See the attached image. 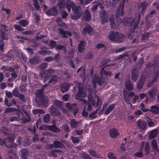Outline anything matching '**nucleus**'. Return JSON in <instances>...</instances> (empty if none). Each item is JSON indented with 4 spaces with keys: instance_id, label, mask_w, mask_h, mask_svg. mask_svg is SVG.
<instances>
[{
    "instance_id": "f257e3e1",
    "label": "nucleus",
    "mask_w": 159,
    "mask_h": 159,
    "mask_svg": "<svg viewBox=\"0 0 159 159\" xmlns=\"http://www.w3.org/2000/svg\"><path fill=\"white\" fill-rule=\"evenodd\" d=\"M124 4H123L121 6H120L117 8L116 13V22L118 24L123 23L124 25H128L131 27L134 23V19L128 17H126L122 19L120 16H122L124 14Z\"/></svg>"
},
{
    "instance_id": "f03ea898",
    "label": "nucleus",
    "mask_w": 159,
    "mask_h": 159,
    "mask_svg": "<svg viewBox=\"0 0 159 159\" xmlns=\"http://www.w3.org/2000/svg\"><path fill=\"white\" fill-rule=\"evenodd\" d=\"M43 89L37 90L36 93L37 98L35 101L38 105L46 107L48 106V101L43 93Z\"/></svg>"
},
{
    "instance_id": "7ed1b4c3",
    "label": "nucleus",
    "mask_w": 159,
    "mask_h": 159,
    "mask_svg": "<svg viewBox=\"0 0 159 159\" xmlns=\"http://www.w3.org/2000/svg\"><path fill=\"white\" fill-rule=\"evenodd\" d=\"M124 38V35L118 32H112L108 35V38L114 43H120L122 42Z\"/></svg>"
},
{
    "instance_id": "20e7f679",
    "label": "nucleus",
    "mask_w": 159,
    "mask_h": 159,
    "mask_svg": "<svg viewBox=\"0 0 159 159\" xmlns=\"http://www.w3.org/2000/svg\"><path fill=\"white\" fill-rule=\"evenodd\" d=\"M53 72L52 69H48L44 72L42 71L39 74L41 80H42L43 78V83H45L46 81L49 79V77L52 76Z\"/></svg>"
},
{
    "instance_id": "39448f33",
    "label": "nucleus",
    "mask_w": 159,
    "mask_h": 159,
    "mask_svg": "<svg viewBox=\"0 0 159 159\" xmlns=\"http://www.w3.org/2000/svg\"><path fill=\"white\" fill-rule=\"evenodd\" d=\"M81 8L80 6H78L74 8H72V11L74 14L72 16V19L76 20L80 18L81 16L82 13L81 12Z\"/></svg>"
},
{
    "instance_id": "423d86ee",
    "label": "nucleus",
    "mask_w": 159,
    "mask_h": 159,
    "mask_svg": "<svg viewBox=\"0 0 159 159\" xmlns=\"http://www.w3.org/2000/svg\"><path fill=\"white\" fill-rule=\"evenodd\" d=\"M15 139V136L14 135H12L5 139V146L7 147L12 148Z\"/></svg>"
},
{
    "instance_id": "0eeeda50",
    "label": "nucleus",
    "mask_w": 159,
    "mask_h": 159,
    "mask_svg": "<svg viewBox=\"0 0 159 159\" xmlns=\"http://www.w3.org/2000/svg\"><path fill=\"white\" fill-rule=\"evenodd\" d=\"M46 14L49 16H57L58 11L56 6H53L48 9L45 12Z\"/></svg>"
},
{
    "instance_id": "6e6552de",
    "label": "nucleus",
    "mask_w": 159,
    "mask_h": 159,
    "mask_svg": "<svg viewBox=\"0 0 159 159\" xmlns=\"http://www.w3.org/2000/svg\"><path fill=\"white\" fill-rule=\"evenodd\" d=\"M50 112L53 116H58L61 115V112L54 105H52L50 108Z\"/></svg>"
},
{
    "instance_id": "1a4fd4ad",
    "label": "nucleus",
    "mask_w": 159,
    "mask_h": 159,
    "mask_svg": "<svg viewBox=\"0 0 159 159\" xmlns=\"http://www.w3.org/2000/svg\"><path fill=\"white\" fill-rule=\"evenodd\" d=\"M148 6V3L145 1H143V2L138 4V8L140 9L141 8L140 12L141 13H143L145 11L146 8Z\"/></svg>"
},
{
    "instance_id": "9d476101",
    "label": "nucleus",
    "mask_w": 159,
    "mask_h": 159,
    "mask_svg": "<svg viewBox=\"0 0 159 159\" xmlns=\"http://www.w3.org/2000/svg\"><path fill=\"white\" fill-rule=\"evenodd\" d=\"M86 94L85 92H84L83 89L81 87H79V91L76 95L77 99L80 100H81V99L80 98H84L86 97Z\"/></svg>"
},
{
    "instance_id": "9b49d317",
    "label": "nucleus",
    "mask_w": 159,
    "mask_h": 159,
    "mask_svg": "<svg viewBox=\"0 0 159 159\" xmlns=\"http://www.w3.org/2000/svg\"><path fill=\"white\" fill-rule=\"evenodd\" d=\"M139 71L138 68H134L132 70L131 75V79L134 81H135L138 77Z\"/></svg>"
},
{
    "instance_id": "f8f14e48",
    "label": "nucleus",
    "mask_w": 159,
    "mask_h": 159,
    "mask_svg": "<svg viewBox=\"0 0 159 159\" xmlns=\"http://www.w3.org/2000/svg\"><path fill=\"white\" fill-rule=\"evenodd\" d=\"M93 29L90 25H88L86 26L82 30V33L84 35L88 34L90 35L93 32Z\"/></svg>"
},
{
    "instance_id": "ddd939ff",
    "label": "nucleus",
    "mask_w": 159,
    "mask_h": 159,
    "mask_svg": "<svg viewBox=\"0 0 159 159\" xmlns=\"http://www.w3.org/2000/svg\"><path fill=\"white\" fill-rule=\"evenodd\" d=\"M83 17L86 21H89L91 20L92 18L91 14L88 9H86L84 11Z\"/></svg>"
},
{
    "instance_id": "4468645a",
    "label": "nucleus",
    "mask_w": 159,
    "mask_h": 159,
    "mask_svg": "<svg viewBox=\"0 0 159 159\" xmlns=\"http://www.w3.org/2000/svg\"><path fill=\"white\" fill-rule=\"evenodd\" d=\"M66 6L67 11L69 12H70L71 8H72H72H74L75 7V4L73 1L70 0H67L66 1Z\"/></svg>"
},
{
    "instance_id": "2eb2a0df",
    "label": "nucleus",
    "mask_w": 159,
    "mask_h": 159,
    "mask_svg": "<svg viewBox=\"0 0 159 159\" xmlns=\"http://www.w3.org/2000/svg\"><path fill=\"white\" fill-rule=\"evenodd\" d=\"M81 122L77 121L75 119H73L71 120L70 122V125L71 128H76L80 125Z\"/></svg>"
},
{
    "instance_id": "dca6fc26",
    "label": "nucleus",
    "mask_w": 159,
    "mask_h": 159,
    "mask_svg": "<svg viewBox=\"0 0 159 159\" xmlns=\"http://www.w3.org/2000/svg\"><path fill=\"white\" fill-rule=\"evenodd\" d=\"M135 17L137 18L138 21L137 23H134V24L133 27L130 29V31L132 33L134 32L135 29L138 27V24L140 19V15L139 14H136Z\"/></svg>"
},
{
    "instance_id": "f3484780",
    "label": "nucleus",
    "mask_w": 159,
    "mask_h": 159,
    "mask_svg": "<svg viewBox=\"0 0 159 159\" xmlns=\"http://www.w3.org/2000/svg\"><path fill=\"white\" fill-rule=\"evenodd\" d=\"M125 85L126 90L129 91H131L133 90V84L129 80H128L125 82Z\"/></svg>"
},
{
    "instance_id": "a211bd4d",
    "label": "nucleus",
    "mask_w": 159,
    "mask_h": 159,
    "mask_svg": "<svg viewBox=\"0 0 159 159\" xmlns=\"http://www.w3.org/2000/svg\"><path fill=\"white\" fill-rule=\"evenodd\" d=\"M46 127L48 130L54 133H56L60 131V129L57 128L55 125H46Z\"/></svg>"
},
{
    "instance_id": "6ab92c4d",
    "label": "nucleus",
    "mask_w": 159,
    "mask_h": 159,
    "mask_svg": "<svg viewBox=\"0 0 159 159\" xmlns=\"http://www.w3.org/2000/svg\"><path fill=\"white\" fill-rule=\"evenodd\" d=\"M109 133L110 136L113 138H116L119 135L118 131L115 128H112L110 129Z\"/></svg>"
},
{
    "instance_id": "aec40b11",
    "label": "nucleus",
    "mask_w": 159,
    "mask_h": 159,
    "mask_svg": "<svg viewBox=\"0 0 159 159\" xmlns=\"http://www.w3.org/2000/svg\"><path fill=\"white\" fill-rule=\"evenodd\" d=\"M151 109L149 110V111L155 115L159 114V107L156 105H154L151 107Z\"/></svg>"
},
{
    "instance_id": "412c9836",
    "label": "nucleus",
    "mask_w": 159,
    "mask_h": 159,
    "mask_svg": "<svg viewBox=\"0 0 159 159\" xmlns=\"http://www.w3.org/2000/svg\"><path fill=\"white\" fill-rule=\"evenodd\" d=\"M54 145V148L56 149L58 148H64L65 146L64 144L61 142L57 140H55L53 142Z\"/></svg>"
},
{
    "instance_id": "4be33fe9",
    "label": "nucleus",
    "mask_w": 159,
    "mask_h": 159,
    "mask_svg": "<svg viewBox=\"0 0 159 159\" xmlns=\"http://www.w3.org/2000/svg\"><path fill=\"white\" fill-rule=\"evenodd\" d=\"M145 81V78L144 77L143 78L141 77L137 83V89H142Z\"/></svg>"
},
{
    "instance_id": "5701e85b",
    "label": "nucleus",
    "mask_w": 159,
    "mask_h": 159,
    "mask_svg": "<svg viewBox=\"0 0 159 159\" xmlns=\"http://www.w3.org/2000/svg\"><path fill=\"white\" fill-rule=\"evenodd\" d=\"M104 80L100 77H96L95 78L93 81V84L95 85V83H97L99 85H102L103 84L104 82Z\"/></svg>"
},
{
    "instance_id": "b1692460",
    "label": "nucleus",
    "mask_w": 159,
    "mask_h": 159,
    "mask_svg": "<svg viewBox=\"0 0 159 159\" xmlns=\"http://www.w3.org/2000/svg\"><path fill=\"white\" fill-rule=\"evenodd\" d=\"M21 156L23 159H27L29 156V151L27 149H22L21 151Z\"/></svg>"
},
{
    "instance_id": "393cba45",
    "label": "nucleus",
    "mask_w": 159,
    "mask_h": 159,
    "mask_svg": "<svg viewBox=\"0 0 159 159\" xmlns=\"http://www.w3.org/2000/svg\"><path fill=\"white\" fill-rule=\"evenodd\" d=\"M59 32L61 35H62V38H66L67 36L66 35H68L70 36L71 35V32L69 31H65L63 30L62 28L59 29Z\"/></svg>"
},
{
    "instance_id": "a878e982",
    "label": "nucleus",
    "mask_w": 159,
    "mask_h": 159,
    "mask_svg": "<svg viewBox=\"0 0 159 159\" xmlns=\"http://www.w3.org/2000/svg\"><path fill=\"white\" fill-rule=\"evenodd\" d=\"M101 22L102 24L107 23V17L105 11H103L101 13Z\"/></svg>"
},
{
    "instance_id": "bb28decb",
    "label": "nucleus",
    "mask_w": 159,
    "mask_h": 159,
    "mask_svg": "<svg viewBox=\"0 0 159 159\" xmlns=\"http://www.w3.org/2000/svg\"><path fill=\"white\" fill-rule=\"evenodd\" d=\"M137 125L142 130L145 129L146 127V123L145 122L139 120H137Z\"/></svg>"
},
{
    "instance_id": "cd10ccee",
    "label": "nucleus",
    "mask_w": 159,
    "mask_h": 159,
    "mask_svg": "<svg viewBox=\"0 0 159 159\" xmlns=\"http://www.w3.org/2000/svg\"><path fill=\"white\" fill-rule=\"evenodd\" d=\"M115 105V103H112L109 105L105 112V114L108 115L114 109Z\"/></svg>"
},
{
    "instance_id": "c85d7f7f",
    "label": "nucleus",
    "mask_w": 159,
    "mask_h": 159,
    "mask_svg": "<svg viewBox=\"0 0 159 159\" xmlns=\"http://www.w3.org/2000/svg\"><path fill=\"white\" fill-rule=\"evenodd\" d=\"M69 85L67 83H64L61 85V89L62 93L67 91L69 88Z\"/></svg>"
},
{
    "instance_id": "c756f323",
    "label": "nucleus",
    "mask_w": 159,
    "mask_h": 159,
    "mask_svg": "<svg viewBox=\"0 0 159 159\" xmlns=\"http://www.w3.org/2000/svg\"><path fill=\"white\" fill-rule=\"evenodd\" d=\"M21 113L20 112H18L17 113V116L14 117L10 116L9 117V120L11 122H13L14 121H18L20 119Z\"/></svg>"
},
{
    "instance_id": "7c9ffc66",
    "label": "nucleus",
    "mask_w": 159,
    "mask_h": 159,
    "mask_svg": "<svg viewBox=\"0 0 159 159\" xmlns=\"http://www.w3.org/2000/svg\"><path fill=\"white\" fill-rule=\"evenodd\" d=\"M58 80V77L57 75H53L51 76L50 79L48 81V84H50L52 83H55L57 82Z\"/></svg>"
},
{
    "instance_id": "2f4dec72",
    "label": "nucleus",
    "mask_w": 159,
    "mask_h": 159,
    "mask_svg": "<svg viewBox=\"0 0 159 159\" xmlns=\"http://www.w3.org/2000/svg\"><path fill=\"white\" fill-rule=\"evenodd\" d=\"M84 42L83 40H82L80 41L78 46V50L79 52H82L84 51Z\"/></svg>"
},
{
    "instance_id": "473e14b6",
    "label": "nucleus",
    "mask_w": 159,
    "mask_h": 159,
    "mask_svg": "<svg viewBox=\"0 0 159 159\" xmlns=\"http://www.w3.org/2000/svg\"><path fill=\"white\" fill-rule=\"evenodd\" d=\"M157 91V89L155 87H153L152 89L149 91V95L151 97L153 98L155 96Z\"/></svg>"
},
{
    "instance_id": "72a5a7b5",
    "label": "nucleus",
    "mask_w": 159,
    "mask_h": 159,
    "mask_svg": "<svg viewBox=\"0 0 159 159\" xmlns=\"http://www.w3.org/2000/svg\"><path fill=\"white\" fill-rule=\"evenodd\" d=\"M105 67L104 66L103 67L100 71V74L102 76H103V75H108L109 76H111L112 75V74L111 72H109V71H105L104 70V68Z\"/></svg>"
},
{
    "instance_id": "f704fd0d",
    "label": "nucleus",
    "mask_w": 159,
    "mask_h": 159,
    "mask_svg": "<svg viewBox=\"0 0 159 159\" xmlns=\"http://www.w3.org/2000/svg\"><path fill=\"white\" fill-rule=\"evenodd\" d=\"M18 23L20 26L23 27H26L29 24V21L25 19L20 20L18 21Z\"/></svg>"
},
{
    "instance_id": "c9c22d12",
    "label": "nucleus",
    "mask_w": 159,
    "mask_h": 159,
    "mask_svg": "<svg viewBox=\"0 0 159 159\" xmlns=\"http://www.w3.org/2000/svg\"><path fill=\"white\" fill-rule=\"evenodd\" d=\"M158 132V129H155L151 131L149 135V138L152 139L155 137L157 135Z\"/></svg>"
},
{
    "instance_id": "e433bc0d",
    "label": "nucleus",
    "mask_w": 159,
    "mask_h": 159,
    "mask_svg": "<svg viewBox=\"0 0 159 159\" xmlns=\"http://www.w3.org/2000/svg\"><path fill=\"white\" fill-rule=\"evenodd\" d=\"M58 152H62L60 150L57 149H55L53 150H51L50 151V153L49 154V156H52L54 157H57V155L56 154H55V153H57Z\"/></svg>"
},
{
    "instance_id": "4c0bfd02",
    "label": "nucleus",
    "mask_w": 159,
    "mask_h": 159,
    "mask_svg": "<svg viewBox=\"0 0 159 159\" xmlns=\"http://www.w3.org/2000/svg\"><path fill=\"white\" fill-rule=\"evenodd\" d=\"M111 26L112 28H115L116 26L115 24V17L114 15H111L109 18Z\"/></svg>"
},
{
    "instance_id": "58836bf2",
    "label": "nucleus",
    "mask_w": 159,
    "mask_h": 159,
    "mask_svg": "<svg viewBox=\"0 0 159 159\" xmlns=\"http://www.w3.org/2000/svg\"><path fill=\"white\" fill-rule=\"evenodd\" d=\"M39 58L37 57H34L29 59V62L31 64H35L39 62Z\"/></svg>"
},
{
    "instance_id": "ea45409f",
    "label": "nucleus",
    "mask_w": 159,
    "mask_h": 159,
    "mask_svg": "<svg viewBox=\"0 0 159 159\" xmlns=\"http://www.w3.org/2000/svg\"><path fill=\"white\" fill-rule=\"evenodd\" d=\"M151 33L150 32H147L144 33L142 35L141 39L142 41L145 40H147L148 39L149 36L150 35Z\"/></svg>"
},
{
    "instance_id": "a19ab883",
    "label": "nucleus",
    "mask_w": 159,
    "mask_h": 159,
    "mask_svg": "<svg viewBox=\"0 0 159 159\" xmlns=\"http://www.w3.org/2000/svg\"><path fill=\"white\" fill-rule=\"evenodd\" d=\"M50 116L48 114H45L43 118V121L45 123H48L50 120Z\"/></svg>"
},
{
    "instance_id": "79ce46f5",
    "label": "nucleus",
    "mask_w": 159,
    "mask_h": 159,
    "mask_svg": "<svg viewBox=\"0 0 159 159\" xmlns=\"http://www.w3.org/2000/svg\"><path fill=\"white\" fill-rule=\"evenodd\" d=\"M80 155L83 159H91L89 155L83 151H82L80 153Z\"/></svg>"
},
{
    "instance_id": "37998d69",
    "label": "nucleus",
    "mask_w": 159,
    "mask_h": 159,
    "mask_svg": "<svg viewBox=\"0 0 159 159\" xmlns=\"http://www.w3.org/2000/svg\"><path fill=\"white\" fill-rule=\"evenodd\" d=\"M159 76V70H156L155 75L153 77L152 79V82H155L157 80Z\"/></svg>"
},
{
    "instance_id": "c03bdc74",
    "label": "nucleus",
    "mask_w": 159,
    "mask_h": 159,
    "mask_svg": "<svg viewBox=\"0 0 159 159\" xmlns=\"http://www.w3.org/2000/svg\"><path fill=\"white\" fill-rule=\"evenodd\" d=\"M144 151L146 154H148L150 152V145L148 142H146L145 144V147L144 148Z\"/></svg>"
},
{
    "instance_id": "a18cd8bd",
    "label": "nucleus",
    "mask_w": 159,
    "mask_h": 159,
    "mask_svg": "<svg viewBox=\"0 0 159 159\" xmlns=\"http://www.w3.org/2000/svg\"><path fill=\"white\" fill-rule=\"evenodd\" d=\"M2 30H0V36L1 39V40H2L3 41V40L7 39L6 37L7 36V33H5L3 31H1Z\"/></svg>"
},
{
    "instance_id": "49530a36",
    "label": "nucleus",
    "mask_w": 159,
    "mask_h": 159,
    "mask_svg": "<svg viewBox=\"0 0 159 159\" xmlns=\"http://www.w3.org/2000/svg\"><path fill=\"white\" fill-rule=\"evenodd\" d=\"M58 5L60 9H63L65 8L66 5L65 3V0L59 1Z\"/></svg>"
},
{
    "instance_id": "de8ad7c7",
    "label": "nucleus",
    "mask_w": 159,
    "mask_h": 159,
    "mask_svg": "<svg viewBox=\"0 0 159 159\" xmlns=\"http://www.w3.org/2000/svg\"><path fill=\"white\" fill-rule=\"evenodd\" d=\"M26 116H23L22 118V121L25 123L30 121V118L27 113L26 114Z\"/></svg>"
},
{
    "instance_id": "09e8293b",
    "label": "nucleus",
    "mask_w": 159,
    "mask_h": 159,
    "mask_svg": "<svg viewBox=\"0 0 159 159\" xmlns=\"http://www.w3.org/2000/svg\"><path fill=\"white\" fill-rule=\"evenodd\" d=\"M144 105L143 103H141L139 106V108L144 112L149 111V109L144 108Z\"/></svg>"
},
{
    "instance_id": "8fccbe9b",
    "label": "nucleus",
    "mask_w": 159,
    "mask_h": 159,
    "mask_svg": "<svg viewBox=\"0 0 159 159\" xmlns=\"http://www.w3.org/2000/svg\"><path fill=\"white\" fill-rule=\"evenodd\" d=\"M107 157L109 159H118L114 154L111 152L107 154Z\"/></svg>"
},
{
    "instance_id": "3c124183",
    "label": "nucleus",
    "mask_w": 159,
    "mask_h": 159,
    "mask_svg": "<svg viewBox=\"0 0 159 159\" xmlns=\"http://www.w3.org/2000/svg\"><path fill=\"white\" fill-rule=\"evenodd\" d=\"M53 102L54 105L57 107H60L62 105V102L61 101L54 100Z\"/></svg>"
},
{
    "instance_id": "603ef678",
    "label": "nucleus",
    "mask_w": 159,
    "mask_h": 159,
    "mask_svg": "<svg viewBox=\"0 0 159 159\" xmlns=\"http://www.w3.org/2000/svg\"><path fill=\"white\" fill-rule=\"evenodd\" d=\"M0 30H2L1 31H4L6 32L8 31V26H7L6 25L2 24L0 25Z\"/></svg>"
},
{
    "instance_id": "864d4df0",
    "label": "nucleus",
    "mask_w": 159,
    "mask_h": 159,
    "mask_svg": "<svg viewBox=\"0 0 159 159\" xmlns=\"http://www.w3.org/2000/svg\"><path fill=\"white\" fill-rule=\"evenodd\" d=\"M151 145L152 148L153 150H155L157 151L158 149V146L156 143L155 140H152V141Z\"/></svg>"
},
{
    "instance_id": "5fc2aeb1",
    "label": "nucleus",
    "mask_w": 159,
    "mask_h": 159,
    "mask_svg": "<svg viewBox=\"0 0 159 159\" xmlns=\"http://www.w3.org/2000/svg\"><path fill=\"white\" fill-rule=\"evenodd\" d=\"M68 15V13L66 11H63L61 13V18L65 19L67 18Z\"/></svg>"
},
{
    "instance_id": "6e6d98bb",
    "label": "nucleus",
    "mask_w": 159,
    "mask_h": 159,
    "mask_svg": "<svg viewBox=\"0 0 159 159\" xmlns=\"http://www.w3.org/2000/svg\"><path fill=\"white\" fill-rule=\"evenodd\" d=\"M88 100L89 102L90 103L89 104H90L91 105V104L93 106L95 105V102L92 96H89Z\"/></svg>"
},
{
    "instance_id": "4d7b16f0",
    "label": "nucleus",
    "mask_w": 159,
    "mask_h": 159,
    "mask_svg": "<svg viewBox=\"0 0 159 159\" xmlns=\"http://www.w3.org/2000/svg\"><path fill=\"white\" fill-rule=\"evenodd\" d=\"M156 12L155 10H154L151 11L150 12L146 15V20L148 19L151 18L152 16L151 15L155 14Z\"/></svg>"
},
{
    "instance_id": "13d9d810",
    "label": "nucleus",
    "mask_w": 159,
    "mask_h": 159,
    "mask_svg": "<svg viewBox=\"0 0 159 159\" xmlns=\"http://www.w3.org/2000/svg\"><path fill=\"white\" fill-rule=\"evenodd\" d=\"M57 42L56 41L51 40L50 41L49 44V46L51 48H56V46Z\"/></svg>"
},
{
    "instance_id": "bf43d9fd",
    "label": "nucleus",
    "mask_w": 159,
    "mask_h": 159,
    "mask_svg": "<svg viewBox=\"0 0 159 159\" xmlns=\"http://www.w3.org/2000/svg\"><path fill=\"white\" fill-rule=\"evenodd\" d=\"M62 128L65 133H68L70 131V129L68 125L66 124L62 126Z\"/></svg>"
},
{
    "instance_id": "052dcab7",
    "label": "nucleus",
    "mask_w": 159,
    "mask_h": 159,
    "mask_svg": "<svg viewBox=\"0 0 159 159\" xmlns=\"http://www.w3.org/2000/svg\"><path fill=\"white\" fill-rule=\"evenodd\" d=\"M61 49H63L64 52H65L66 49L63 45H56L55 48V50H60Z\"/></svg>"
},
{
    "instance_id": "680f3d73",
    "label": "nucleus",
    "mask_w": 159,
    "mask_h": 159,
    "mask_svg": "<svg viewBox=\"0 0 159 159\" xmlns=\"http://www.w3.org/2000/svg\"><path fill=\"white\" fill-rule=\"evenodd\" d=\"M20 25H14L13 26L14 29L18 31H21L24 30V29L22 28Z\"/></svg>"
},
{
    "instance_id": "e2e57ef3",
    "label": "nucleus",
    "mask_w": 159,
    "mask_h": 159,
    "mask_svg": "<svg viewBox=\"0 0 159 159\" xmlns=\"http://www.w3.org/2000/svg\"><path fill=\"white\" fill-rule=\"evenodd\" d=\"M71 138L74 143H77L79 142L80 140L77 137L71 136Z\"/></svg>"
},
{
    "instance_id": "0e129e2a",
    "label": "nucleus",
    "mask_w": 159,
    "mask_h": 159,
    "mask_svg": "<svg viewBox=\"0 0 159 159\" xmlns=\"http://www.w3.org/2000/svg\"><path fill=\"white\" fill-rule=\"evenodd\" d=\"M128 53L127 52H125V53L119 55L117 57L118 59H121L122 58H125V57H128Z\"/></svg>"
},
{
    "instance_id": "69168bd1",
    "label": "nucleus",
    "mask_w": 159,
    "mask_h": 159,
    "mask_svg": "<svg viewBox=\"0 0 159 159\" xmlns=\"http://www.w3.org/2000/svg\"><path fill=\"white\" fill-rule=\"evenodd\" d=\"M134 156L139 158H142L143 157V153L142 152V151H140L136 152L134 154Z\"/></svg>"
},
{
    "instance_id": "338daca9",
    "label": "nucleus",
    "mask_w": 159,
    "mask_h": 159,
    "mask_svg": "<svg viewBox=\"0 0 159 159\" xmlns=\"http://www.w3.org/2000/svg\"><path fill=\"white\" fill-rule=\"evenodd\" d=\"M89 152L93 157H96L97 156V154L96 153V152L93 150H89Z\"/></svg>"
},
{
    "instance_id": "774afa93",
    "label": "nucleus",
    "mask_w": 159,
    "mask_h": 159,
    "mask_svg": "<svg viewBox=\"0 0 159 159\" xmlns=\"http://www.w3.org/2000/svg\"><path fill=\"white\" fill-rule=\"evenodd\" d=\"M34 5L35 8L37 10H39L40 7L39 4L38 0H33Z\"/></svg>"
}]
</instances>
